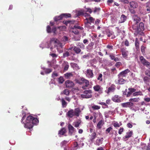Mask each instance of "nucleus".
<instances>
[{"mask_svg": "<svg viewBox=\"0 0 150 150\" xmlns=\"http://www.w3.org/2000/svg\"><path fill=\"white\" fill-rule=\"evenodd\" d=\"M86 75L89 78H92L93 77V70L88 69L86 71Z\"/></svg>", "mask_w": 150, "mask_h": 150, "instance_id": "ddd939ff", "label": "nucleus"}, {"mask_svg": "<svg viewBox=\"0 0 150 150\" xmlns=\"http://www.w3.org/2000/svg\"><path fill=\"white\" fill-rule=\"evenodd\" d=\"M47 31L48 33H51L52 32L51 29L49 25L47 26Z\"/></svg>", "mask_w": 150, "mask_h": 150, "instance_id": "5fc2aeb1", "label": "nucleus"}, {"mask_svg": "<svg viewBox=\"0 0 150 150\" xmlns=\"http://www.w3.org/2000/svg\"><path fill=\"white\" fill-rule=\"evenodd\" d=\"M123 77H118V80L117 83L119 84H122L125 83L126 81L122 79Z\"/></svg>", "mask_w": 150, "mask_h": 150, "instance_id": "a878e982", "label": "nucleus"}, {"mask_svg": "<svg viewBox=\"0 0 150 150\" xmlns=\"http://www.w3.org/2000/svg\"><path fill=\"white\" fill-rule=\"evenodd\" d=\"M63 93L67 96H68L69 93V91L68 89H65L63 91Z\"/></svg>", "mask_w": 150, "mask_h": 150, "instance_id": "c03bdc74", "label": "nucleus"}, {"mask_svg": "<svg viewBox=\"0 0 150 150\" xmlns=\"http://www.w3.org/2000/svg\"><path fill=\"white\" fill-rule=\"evenodd\" d=\"M81 112V111L79 108H76L75 109L74 113L75 116L78 117L79 116V113Z\"/></svg>", "mask_w": 150, "mask_h": 150, "instance_id": "bb28decb", "label": "nucleus"}, {"mask_svg": "<svg viewBox=\"0 0 150 150\" xmlns=\"http://www.w3.org/2000/svg\"><path fill=\"white\" fill-rule=\"evenodd\" d=\"M61 101L62 103V108H66L67 104V103L65 100L63 98H62L61 99Z\"/></svg>", "mask_w": 150, "mask_h": 150, "instance_id": "cd10ccee", "label": "nucleus"}, {"mask_svg": "<svg viewBox=\"0 0 150 150\" xmlns=\"http://www.w3.org/2000/svg\"><path fill=\"white\" fill-rule=\"evenodd\" d=\"M58 76V74L57 73L54 72H53L52 75V77L53 78L57 76Z\"/></svg>", "mask_w": 150, "mask_h": 150, "instance_id": "338daca9", "label": "nucleus"}, {"mask_svg": "<svg viewBox=\"0 0 150 150\" xmlns=\"http://www.w3.org/2000/svg\"><path fill=\"white\" fill-rule=\"evenodd\" d=\"M50 55L52 57V58H56L57 57V55L55 53H51Z\"/></svg>", "mask_w": 150, "mask_h": 150, "instance_id": "0e129e2a", "label": "nucleus"}, {"mask_svg": "<svg viewBox=\"0 0 150 150\" xmlns=\"http://www.w3.org/2000/svg\"><path fill=\"white\" fill-rule=\"evenodd\" d=\"M81 81L82 84L84 83L85 85L84 86H83L82 88L84 90L86 89V88L88 87L89 85V82L88 80L85 79L84 78L81 79Z\"/></svg>", "mask_w": 150, "mask_h": 150, "instance_id": "0eeeda50", "label": "nucleus"}, {"mask_svg": "<svg viewBox=\"0 0 150 150\" xmlns=\"http://www.w3.org/2000/svg\"><path fill=\"white\" fill-rule=\"evenodd\" d=\"M133 134V132L132 131H129L126 133L125 136L123 138V140L126 141L128 139L131 137Z\"/></svg>", "mask_w": 150, "mask_h": 150, "instance_id": "1a4fd4ad", "label": "nucleus"}, {"mask_svg": "<svg viewBox=\"0 0 150 150\" xmlns=\"http://www.w3.org/2000/svg\"><path fill=\"white\" fill-rule=\"evenodd\" d=\"M144 25L143 22H141L139 24V26L137 27V30L138 31H141L144 30Z\"/></svg>", "mask_w": 150, "mask_h": 150, "instance_id": "2eb2a0df", "label": "nucleus"}, {"mask_svg": "<svg viewBox=\"0 0 150 150\" xmlns=\"http://www.w3.org/2000/svg\"><path fill=\"white\" fill-rule=\"evenodd\" d=\"M114 33L112 31H110L108 32L107 33V36L108 37H110L111 36H112L114 35Z\"/></svg>", "mask_w": 150, "mask_h": 150, "instance_id": "de8ad7c7", "label": "nucleus"}, {"mask_svg": "<svg viewBox=\"0 0 150 150\" xmlns=\"http://www.w3.org/2000/svg\"><path fill=\"white\" fill-rule=\"evenodd\" d=\"M71 21H69V20H68V21H63V23L65 24L66 25H67V24H68V23H70V22Z\"/></svg>", "mask_w": 150, "mask_h": 150, "instance_id": "69168bd1", "label": "nucleus"}, {"mask_svg": "<svg viewBox=\"0 0 150 150\" xmlns=\"http://www.w3.org/2000/svg\"><path fill=\"white\" fill-rule=\"evenodd\" d=\"M66 132V130L65 128H62L59 131L58 134L59 135H63Z\"/></svg>", "mask_w": 150, "mask_h": 150, "instance_id": "2f4dec72", "label": "nucleus"}, {"mask_svg": "<svg viewBox=\"0 0 150 150\" xmlns=\"http://www.w3.org/2000/svg\"><path fill=\"white\" fill-rule=\"evenodd\" d=\"M73 50L77 54H79L81 51V49L77 46L74 47Z\"/></svg>", "mask_w": 150, "mask_h": 150, "instance_id": "5701e85b", "label": "nucleus"}, {"mask_svg": "<svg viewBox=\"0 0 150 150\" xmlns=\"http://www.w3.org/2000/svg\"><path fill=\"white\" fill-rule=\"evenodd\" d=\"M140 60L143 64L147 67H150V63L147 61L143 56H141L140 57Z\"/></svg>", "mask_w": 150, "mask_h": 150, "instance_id": "39448f33", "label": "nucleus"}, {"mask_svg": "<svg viewBox=\"0 0 150 150\" xmlns=\"http://www.w3.org/2000/svg\"><path fill=\"white\" fill-rule=\"evenodd\" d=\"M92 108L95 110H98L100 108V107L98 105H94L92 107Z\"/></svg>", "mask_w": 150, "mask_h": 150, "instance_id": "052dcab7", "label": "nucleus"}, {"mask_svg": "<svg viewBox=\"0 0 150 150\" xmlns=\"http://www.w3.org/2000/svg\"><path fill=\"white\" fill-rule=\"evenodd\" d=\"M68 116L70 118H72L74 115V111L73 110H71L68 112L67 113Z\"/></svg>", "mask_w": 150, "mask_h": 150, "instance_id": "4be33fe9", "label": "nucleus"}, {"mask_svg": "<svg viewBox=\"0 0 150 150\" xmlns=\"http://www.w3.org/2000/svg\"><path fill=\"white\" fill-rule=\"evenodd\" d=\"M93 88L95 91L98 92L100 94L103 93V88L99 85H97L94 86L93 87Z\"/></svg>", "mask_w": 150, "mask_h": 150, "instance_id": "20e7f679", "label": "nucleus"}, {"mask_svg": "<svg viewBox=\"0 0 150 150\" xmlns=\"http://www.w3.org/2000/svg\"><path fill=\"white\" fill-rule=\"evenodd\" d=\"M120 51L122 52V56L124 58H127L128 53V51L126 50V49L124 48L120 49Z\"/></svg>", "mask_w": 150, "mask_h": 150, "instance_id": "f8f14e48", "label": "nucleus"}, {"mask_svg": "<svg viewBox=\"0 0 150 150\" xmlns=\"http://www.w3.org/2000/svg\"><path fill=\"white\" fill-rule=\"evenodd\" d=\"M103 75L101 74H98V77L97 78V79L99 80L100 82H102L103 80L102 78Z\"/></svg>", "mask_w": 150, "mask_h": 150, "instance_id": "79ce46f5", "label": "nucleus"}, {"mask_svg": "<svg viewBox=\"0 0 150 150\" xmlns=\"http://www.w3.org/2000/svg\"><path fill=\"white\" fill-rule=\"evenodd\" d=\"M71 66L74 68H75L77 69H79V67L77 64L74 63H70Z\"/></svg>", "mask_w": 150, "mask_h": 150, "instance_id": "7c9ffc66", "label": "nucleus"}, {"mask_svg": "<svg viewBox=\"0 0 150 150\" xmlns=\"http://www.w3.org/2000/svg\"><path fill=\"white\" fill-rule=\"evenodd\" d=\"M146 48V47L143 45H142L141 47V51L143 54H144L145 53Z\"/></svg>", "mask_w": 150, "mask_h": 150, "instance_id": "49530a36", "label": "nucleus"}, {"mask_svg": "<svg viewBox=\"0 0 150 150\" xmlns=\"http://www.w3.org/2000/svg\"><path fill=\"white\" fill-rule=\"evenodd\" d=\"M63 18L62 14L59 16H57L54 18V21L57 22L58 21L62 20Z\"/></svg>", "mask_w": 150, "mask_h": 150, "instance_id": "c756f323", "label": "nucleus"}, {"mask_svg": "<svg viewBox=\"0 0 150 150\" xmlns=\"http://www.w3.org/2000/svg\"><path fill=\"white\" fill-rule=\"evenodd\" d=\"M68 40V37L66 36H64L62 38V40L64 42L67 41Z\"/></svg>", "mask_w": 150, "mask_h": 150, "instance_id": "680f3d73", "label": "nucleus"}, {"mask_svg": "<svg viewBox=\"0 0 150 150\" xmlns=\"http://www.w3.org/2000/svg\"><path fill=\"white\" fill-rule=\"evenodd\" d=\"M25 115H24L21 119V122L24 125V127L27 128H32L34 125L36 124L39 122L38 119L31 116H28L25 119Z\"/></svg>", "mask_w": 150, "mask_h": 150, "instance_id": "f257e3e1", "label": "nucleus"}, {"mask_svg": "<svg viewBox=\"0 0 150 150\" xmlns=\"http://www.w3.org/2000/svg\"><path fill=\"white\" fill-rule=\"evenodd\" d=\"M76 45L81 48H84L85 46L82 43L80 42H79L77 43Z\"/></svg>", "mask_w": 150, "mask_h": 150, "instance_id": "37998d69", "label": "nucleus"}, {"mask_svg": "<svg viewBox=\"0 0 150 150\" xmlns=\"http://www.w3.org/2000/svg\"><path fill=\"white\" fill-rule=\"evenodd\" d=\"M96 132H94L92 133L91 136V138L90 139V141L91 142H93L94 139L96 137Z\"/></svg>", "mask_w": 150, "mask_h": 150, "instance_id": "c85d7f7f", "label": "nucleus"}, {"mask_svg": "<svg viewBox=\"0 0 150 150\" xmlns=\"http://www.w3.org/2000/svg\"><path fill=\"white\" fill-rule=\"evenodd\" d=\"M95 21V19L92 17H86L85 19V27L88 28H91Z\"/></svg>", "mask_w": 150, "mask_h": 150, "instance_id": "f03ea898", "label": "nucleus"}, {"mask_svg": "<svg viewBox=\"0 0 150 150\" xmlns=\"http://www.w3.org/2000/svg\"><path fill=\"white\" fill-rule=\"evenodd\" d=\"M143 94L141 91H139L137 92H135L133 93V96H142Z\"/></svg>", "mask_w": 150, "mask_h": 150, "instance_id": "473e14b6", "label": "nucleus"}, {"mask_svg": "<svg viewBox=\"0 0 150 150\" xmlns=\"http://www.w3.org/2000/svg\"><path fill=\"white\" fill-rule=\"evenodd\" d=\"M100 8L95 7L93 9V12L94 13H98L100 11Z\"/></svg>", "mask_w": 150, "mask_h": 150, "instance_id": "e433bc0d", "label": "nucleus"}, {"mask_svg": "<svg viewBox=\"0 0 150 150\" xmlns=\"http://www.w3.org/2000/svg\"><path fill=\"white\" fill-rule=\"evenodd\" d=\"M64 75L65 78L67 79L69 78L70 77L72 76H73V75L71 73H67L65 74Z\"/></svg>", "mask_w": 150, "mask_h": 150, "instance_id": "4c0bfd02", "label": "nucleus"}, {"mask_svg": "<svg viewBox=\"0 0 150 150\" xmlns=\"http://www.w3.org/2000/svg\"><path fill=\"white\" fill-rule=\"evenodd\" d=\"M140 99L139 98H130L129 100V101L130 102H137L139 101Z\"/></svg>", "mask_w": 150, "mask_h": 150, "instance_id": "f704fd0d", "label": "nucleus"}, {"mask_svg": "<svg viewBox=\"0 0 150 150\" xmlns=\"http://www.w3.org/2000/svg\"><path fill=\"white\" fill-rule=\"evenodd\" d=\"M129 5L130 7L133 8H137L138 6L137 3L134 1H132L130 2Z\"/></svg>", "mask_w": 150, "mask_h": 150, "instance_id": "a211bd4d", "label": "nucleus"}, {"mask_svg": "<svg viewBox=\"0 0 150 150\" xmlns=\"http://www.w3.org/2000/svg\"><path fill=\"white\" fill-rule=\"evenodd\" d=\"M52 71V69H45V71L46 74H49Z\"/></svg>", "mask_w": 150, "mask_h": 150, "instance_id": "09e8293b", "label": "nucleus"}, {"mask_svg": "<svg viewBox=\"0 0 150 150\" xmlns=\"http://www.w3.org/2000/svg\"><path fill=\"white\" fill-rule=\"evenodd\" d=\"M85 9H86V12H88L90 14L92 13L93 12V11H92V9L89 8H85Z\"/></svg>", "mask_w": 150, "mask_h": 150, "instance_id": "3c124183", "label": "nucleus"}, {"mask_svg": "<svg viewBox=\"0 0 150 150\" xmlns=\"http://www.w3.org/2000/svg\"><path fill=\"white\" fill-rule=\"evenodd\" d=\"M121 106L124 108H131L134 105V103L130 101L129 102L122 103Z\"/></svg>", "mask_w": 150, "mask_h": 150, "instance_id": "9d476101", "label": "nucleus"}, {"mask_svg": "<svg viewBox=\"0 0 150 150\" xmlns=\"http://www.w3.org/2000/svg\"><path fill=\"white\" fill-rule=\"evenodd\" d=\"M71 28L72 29L71 30L72 32L74 33L75 34H78L79 33L78 30L76 29H75L71 27Z\"/></svg>", "mask_w": 150, "mask_h": 150, "instance_id": "58836bf2", "label": "nucleus"}, {"mask_svg": "<svg viewBox=\"0 0 150 150\" xmlns=\"http://www.w3.org/2000/svg\"><path fill=\"white\" fill-rule=\"evenodd\" d=\"M145 74L150 77V71L147 70L145 71Z\"/></svg>", "mask_w": 150, "mask_h": 150, "instance_id": "13d9d810", "label": "nucleus"}, {"mask_svg": "<svg viewBox=\"0 0 150 150\" xmlns=\"http://www.w3.org/2000/svg\"><path fill=\"white\" fill-rule=\"evenodd\" d=\"M130 71V70L128 69H127L125 70L122 71L120 72L118 75V77L120 78L125 77L126 74L129 73Z\"/></svg>", "mask_w": 150, "mask_h": 150, "instance_id": "6e6552de", "label": "nucleus"}, {"mask_svg": "<svg viewBox=\"0 0 150 150\" xmlns=\"http://www.w3.org/2000/svg\"><path fill=\"white\" fill-rule=\"evenodd\" d=\"M112 100L116 103H120L121 102V97L117 95H115L112 97Z\"/></svg>", "mask_w": 150, "mask_h": 150, "instance_id": "9b49d317", "label": "nucleus"}, {"mask_svg": "<svg viewBox=\"0 0 150 150\" xmlns=\"http://www.w3.org/2000/svg\"><path fill=\"white\" fill-rule=\"evenodd\" d=\"M72 28L75 29H78L80 30H82L83 29L82 27L77 25H74Z\"/></svg>", "mask_w": 150, "mask_h": 150, "instance_id": "4d7b16f0", "label": "nucleus"}, {"mask_svg": "<svg viewBox=\"0 0 150 150\" xmlns=\"http://www.w3.org/2000/svg\"><path fill=\"white\" fill-rule=\"evenodd\" d=\"M116 89V86L114 84H112L109 87L108 89V91L107 92L108 94L110 92H114Z\"/></svg>", "mask_w": 150, "mask_h": 150, "instance_id": "dca6fc26", "label": "nucleus"}, {"mask_svg": "<svg viewBox=\"0 0 150 150\" xmlns=\"http://www.w3.org/2000/svg\"><path fill=\"white\" fill-rule=\"evenodd\" d=\"M92 91L91 90H85L83 91V94L81 95V97L82 98H88L92 97Z\"/></svg>", "mask_w": 150, "mask_h": 150, "instance_id": "7ed1b4c3", "label": "nucleus"}, {"mask_svg": "<svg viewBox=\"0 0 150 150\" xmlns=\"http://www.w3.org/2000/svg\"><path fill=\"white\" fill-rule=\"evenodd\" d=\"M129 91L127 93V97H129L131 95L136 91V89L133 88H129L128 89Z\"/></svg>", "mask_w": 150, "mask_h": 150, "instance_id": "f3484780", "label": "nucleus"}, {"mask_svg": "<svg viewBox=\"0 0 150 150\" xmlns=\"http://www.w3.org/2000/svg\"><path fill=\"white\" fill-rule=\"evenodd\" d=\"M62 18L64 17L66 18H68L71 17V14L70 13H62Z\"/></svg>", "mask_w": 150, "mask_h": 150, "instance_id": "c9c22d12", "label": "nucleus"}, {"mask_svg": "<svg viewBox=\"0 0 150 150\" xmlns=\"http://www.w3.org/2000/svg\"><path fill=\"white\" fill-rule=\"evenodd\" d=\"M81 123V121L80 120H79L75 122L74 126L76 127H78L79 126Z\"/></svg>", "mask_w": 150, "mask_h": 150, "instance_id": "a19ab883", "label": "nucleus"}, {"mask_svg": "<svg viewBox=\"0 0 150 150\" xmlns=\"http://www.w3.org/2000/svg\"><path fill=\"white\" fill-rule=\"evenodd\" d=\"M69 66L68 64V63H67L66 64H65V65L64 66V70L66 71H67L69 67Z\"/></svg>", "mask_w": 150, "mask_h": 150, "instance_id": "864d4df0", "label": "nucleus"}, {"mask_svg": "<svg viewBox=\"0 0 150 150\" xmlns=\"http://www.w3.org/2000/svg\"><path fill=\"white\" fill-rule=\"evenodd\" d=\"M103 139V137L97 139L95 141V144L98 146H99L100 144H102Z\"/></svg>", "mask_w": 150, "mask_h": 150, "instance_id": "aec40b11", "label": "nucleus"}, {"mask_svg": "<svg viewBox=\"0 0 150 150\" xmlns=\"http://www.w3.org/2000/svg\"><path fill=\"white\" fill-rule=\"evenodd\" d=\"M146 11L147 12V13L150 12V7L149 6H146Z\"/></svg>", "mask_w": 150, "mask_h": 150, "instance_id": "774afa93", "label": "nucleus"}, {"mask_svg": "<svg viewBox=\"0 0 150 150\" xmlns=\"http://www.w3.org/2000/svg\"><path fill=\"white\" fill-rule=\"evenodd\" d=\"M122 64L121 62H117L115 64V66L117 68H118Z\"/></svg>", "mask_w": 150, "mask_h": 150, "instance_id": "603ef678", "label": "nucleus"}, {"mask_svg": "<svg viewBox=\"0 0 150 150\" xmlns=\"http://www.w3.org/2000/svg\"><path fill=\"white\" fill-rule=\"evenodd\" d=\"M126 19H127V17L125 15H124L123 14L121 16L120 18V22L121 23H123L126 21Z\"/></svg>", "mask_w": 150, "mask_h": 150, "instance_id": "72a5a7b5", "label": "nucleus"}, {"mask_svg": "<svg viewBox=\"0 0 150 150\" xmlns=\"http://www.w3.org/2000/svg\"><path fill=\"white\" fill-rule=\"evenodd\" d=\"M139 42L138 39L137 38L135 39V45L136 49L138 50H139Z\"/></svg>", "mask_w": 150, "mask_h": 150, "instance_id": "393cba45", "label": "nucleus"}, {"mask_svg": "<svg viewBox=\"0 0 150 150\" xmlns=\"http://www.w3.org/2000/svg\"><path fill=\"white\" fill-rule=\"evenodd\" d=\"M64 81V79L62 76H60L58 79V82L59 83H63Z\"/></svg>", "mask_w": 150, "mask_h": 150, "instance_id": "a18cd8bd", "label": "nucleus"}, {"mask_svg": "<svg viewBox=\"0 0 150 150\" xmlns=\"http://www.w3.org/2000/svg\"><path fill=\"white\" fill-rule=\"evenodd\" d=\"M68 128L69 131V133L71 135L74 132V127L71 125L69 124L68 125Z\"/></svg>", "mask_w": 150, "mask_h": 150, "instance_id": "6ab92c4d", "label": "nucleus"}, {"mask_svg": "<svg viewBox=\"0 0 150 150\" xmlns=\"http://www.w3.org/2000/svg\"><path fill=\"white\" fill-rule=\"evenodd\" d=\"M133 19L135 21V25L137 24L140 20V18L137 15L134 14L133 16Z\"/></svg>", "mask_w": 150, "mask_h": 150, "instance_id": "412c9836", "label": "nucleus"}, {"mask_svg": "<svg viewBox=\"0 0 150 150\" xmlns=\"http://www.w3.org/2000/svg\"><path fill=\"white\" fill-rule=\"evenodd\" d=\"M120 1L124 4H128L129 3L128 0H120Z\"/></svg>", "mask_w": 150, "mask_h": 150, "instance_id": "e2e57ef3", "label": "nucleus"}, {"mask_svg": "<svg viewBox=\"0 0 150 150\" xmlns=\"http://www.w3.org/2000/svg\"><path fill=\"white\" fill-rule=\"evenodd\" d=\"M104 124V121L102 120H100L97 124V128L98 129H100L101 128L102 126Z\"/></svg>", "mask_w": 150, "mask_h": 150, "instance_id": "b1692460", "label": "nucleus"}, {"mask_svg": "<svg viewBox=\"0 0 150 150\" xmlns=\"http://www.w3.org/2000/svg\"><path fill=\"white\" fill-rule=\"evenodd\" d=\"M59 41L57 39L55 38H53L51 39L50 41V43L52 44V43H57L58 45H59L60 47L62 49V47L61 44H59Z\"/></svg>", "mask_w": 150, "mask_h": 150, "instance_id": "4468645a", "label": "nucleus"}, {"mask_svg": "<svg viewBox=\"0 0 150 150\" xmlns=\"http://www.w3.org/2000/svg\"><path fill=\"white\" fill-rule=\"evenodd\" d=\"M65 83L66 87L69 88H73L74 86V83L70 80H68L66 81Z\"/></svg>", "mask_w": 150, "mask_h": 150, "instance_id": "423d86ee", "label": "nucleus"}, {"mask_svg": "<svg viewBox=\"0 0 150 150\" xmlns=\"http://www.w3.org/2000/svg\"><path fill=\"white\" fill-rule=\"evenodd\" d=\"M124 129L123 127H121L118 131V133L120 134H121L122 132L124 131Z\"/></svg>", "mask_w": 150, "mask_h": 150, "instance_id": "bf43d9fd", "label": "nucleus"}, {"mask_svg": "<svg viewBox=\"0 0 150 150\" xmlns=\"http://www.w3.org/2000/svg\"><path fill=\"white\" fill-rule=\"evenodd\" d=\"M113 125L115 127H119L120 125V124L117 123V122H115L113 124Z\"/></svg>", "mask_w": 150, "mask_h": 150, "instance_id": "6e6d98bb", "label": "nucleus"}, {"mask_svg": "<svg viewBox=\"0 0 150 150\" xmlns=\"http://www.w3.org/2000/svg\"><path fill=\"white\" fill-rule=\"evenodd\" d=\"M144 82L147 83L150 82V78L147 76H145L143 79Z\"/></svg>", "mask_w": 150, "mask_h": 150, "instance_id": "ea45409f", "label": "nucleus"}, {"mask_svg": "<svg viewBox=\"0 0 150 150\" xmlns=\"http://www.w3.org/2000/svg\"><path fill=\"white\" fill-rule=\"evenodd\" d=\"M63 57H65L69 56V54L68 51H66L63 54Z\"/></svg>", "mask_w": 150, "mask_h": 150, "instance_id": "8fccbe9b", "label": "nucleus"}]
</instances>
